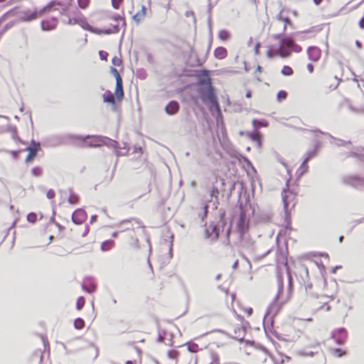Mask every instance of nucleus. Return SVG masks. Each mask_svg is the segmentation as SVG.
<instances>
[{
	"instance_id": "obj_23",
	"label": "nucleus",
	"mask_w": 364,
	"mask_h": 364,
	"mask_svg": "<svg viewBox=\"0 0 364 364\" xmlns=\"http://www.w3.org/2000/svg\"><path fill=\"white\" fill-rule=\"evenodd\" d=\"M187 346V348H188V352L187 353H200L201 350H200V348L199 347V346L195 343H188L186 344Z\"/></svg>"
},
{
	"instance_id": "obj_28",
	"label": "nucleus",
	"mask_w": 364,
	"mask_h": 364,
	"mask_svg": "<svg viewBox=\"0 0 364 364\" xmlns=\"http://www.w3.org/2000/svg\"><path fill=\"white\" fill-rule=\"evenodd\" d=\"M331 352L333 355L337 358H340L346 354V351L342 348H332Z\"/></svg>"
},
{
	"instance_id": "obj_62",
	"label": "nucleus",
	"mask_w": 364,
	"mask_h": 364,
	"mask_svg": "<svg viewBox=\"0 0 364 364\" xmlns=\"http://www.w3.org/2000/svg\"><path fill=\"white\" fill-rule=\"evenodd\" d=\"M12 27V24L9 25V28ZM9 28V26H6V28Z\"/></svg>"
},
{
	"instance_id": "obj_57",
	"label": "nucleus",
	"mask_w": 364,
	"mask_h": 364,
	"mask_svg": "<svg viewBox=\"0 0 364 364\" xmlns=\"http://www.w3.org/2000/svg\"><path fill=\"white\" fill-rule=\"evenodd\" d=\"M193 49H194V48H193V46H191H191H190V51H191V53H192V52L193 51Z\"/></svg>"
},
{
	"instance_id": "obj_30",
	"label": "nucleus",
	"mask_w": 364,
	"mask_h": 364,
	"mask_svg": "<svg viewBox=\"0 0 364 364\" xmlns=\"http://www.w3.org/2000/svg\"><path fill=\"white\" fill-rule=\"evenodd\" d=\"M74 326L77 330H81L85 327V321L83 319L78 318L74 321Z\"/></svg>"
},
{
	"instance_id": "obj_49",
	"label": "nucleus",
	"mask_w": 364,
	"mask_h": 364,
	"mask_svg": "<svg viewBox=\"0 0 364 364\" xmlns=\"http://www.w3.org/2000/svg\"><path fill=\"white\" fill-rule=\"evenodd\" d=\"M359 26L360 28H364V15L363 17L359 21Z\"/></svg>"
},
{
	"instance_id": "obj_44",
	"label": "nucleus",
	"mask_w": 364,
	"mask_h": 364,
	"mask_svg": "<svg viewBox=\"0 0 364 364\" xmlns=\"http://www.w3.org/2000/svg\"><path fill=\"white\" fill-rule=\"evenodd\" d=\"M244 312L247 316H250L252 314L253 310L251 307L244 309Z\"/></svg>"
},
{
	"instance_id": "obj_50",
	"label": "nucleus",
	"mask_w": 364,
	"mask_h": 364,
	"mask_svg": "<svg viewBox=\"0 0 364 364\" xmlns=\"http://www.w3.org/2000/svg\"><path fill=\"white\" fill-rule=\"evenodd\" d=\"M320 309H324L325 311H328L330 309V307L325 304L324 305L320 306Z\"/></svg>"
},
{
	"instance_id": "obj_55",
	"label": "nucleus",
	"mask_w": 364,
	"mask_h": 364,
	"mask_svg": "<svg viewBox=\"0 0 364 364\" xmlns=\"http://www.w3.org/2000/svg\"><path fill=\"white\" fill-rule=\"evenodd\" d=\"M89 230H90V228L89 227H85V232H83L82 235L83 236H85L87 235V233L89 232Z\"/></svg>"
},
{
	"instance_id": "obj_13",
	"label": "nucleus",
	"mask_w": 364,
	"mask_h": 364,
	"mask_svg": "<svg viewBox=\"0 0 364 364\" xmlns=\"http://www.w3.org/2000/svg\"><path fill=\"white\" fill-rule=\"evenodd\" d=\"M114 95L116 96V100H117L118 102H120L123 100L124 97V93L123 89L122 80H119V79H118V80L116 81Z\"/></svg>"
},
{
	"instance_id": "obj_29",
	"label": "nucleus",
	"mask_w": 364,
	"mask_h": 364,
	"mask_svg": "<svg viewBox=\"0 0 364 364\" xmlns=\"http://www.w3.org/2000/svg\"><path fill=\"white\" fill-rule=\"evenodd\" d=\"M91 3V0H77L78 6L83 10L87 9Z\"/></svg>"
},
{
	"instance_id": "obj_25",
	"label": "nucleus",
	"mask_w": 364,
	"mask_h": 364,
	"mask_svg": "<svg viewBox=\"0 0 364 364\" xmlns=\"http://www.w3.org/2000/svg\"><path fill=\"white\" fill-rule=\"evenodd\" d=\"M281 73L284 76H291L294 74V70L289 65H284L281 70Z\"/></svg>"
},
{
	"instance_id": "obj_64",
	"label": "nucleus",
	"mask_w": 364,
	"mask_h": 364,
	"mask_svg": "<svg viewBox=\"0 0 364 364\" xmlns=\"http://www.w3.org/2000/svg\"><path fill=\"white\" fill-rule=\"evenodd\" d=\"M106 33H110V31H106Z\"/></svg>"
},
{
	"instance_id": "obj_35",
	"label": "nucleus",
	"mask_w": 364,
	"mask_h": 364,
	"mask_svg": "<svg viewBox=\"0 0 364 364\" xmlns=\"http://www.w3.org/2000/svg\"><path fill=\"white\" fill-rule=\"evenodd\" d=\"M112 64L114 65V66H121L122 64V60L120 58L117 57V56H114L112 60Z\"/></svg>"
},
{
	"instance_id": "obj_17",
	"label": "nucleus",
	"mask_w": 364,
	"mask_h": 364,
	"mask_svg": "<svg viewBox=\"0 0 364 364\" xmlns=\"http://www.w3.org/2000/svg\"><path fill=\"white\" fill-rule=\"evenodd\" d=\"M214 57L218 60H223L228 56V50L225 48L220 46L215 49Z\"/></svg>"
},
{
	"instance_id": "obj_39",
	"label": "nucleus",
	"mask_w": 364,
	"mask_h": 364,
	"mask_svg": "<svg viewBox=\"0 0 364 364\" xmlns=\"http://www.w3.org/2000/svg\"><path fill=\"white\" fill-rule=\"evenodd\" d=\"M16 14V11H15V9H12L8 12H6V14H4V16L0 18V23L4 19L6 18V17L9 16H14Z\"/></svg>"
},
{
	"instance_id": "obj_42",
	"label": "nucleus",
	"mask_w": 364,
	"mask_h": 364,
	"mask_svg": "<svg viewBox=\"0 0 364 364\" xmlns=\"http://www.w3.org/2000/svg\"><path fill=\"white\" fill-rule=\"evenodd\" d=\"M46 195H47L48 198H49V199H53V198H55V191H54L53 190L50 189V190H49V191L47 192V194H46Z\"/></svg>"
},
{
	"instance_id": "obj_59",
	"label": "nucleus",
	"mask_w": 364,
	"mask_h": 364,
	"mask_svg": "<svg viewBox=\"0 0 364 364\" xmlns=\"http://www.w3.org/2000/svg\"><path fill=\"white\" fill-rule=\"evenodd\" d=\"M305 166V162L303 163V164L301 165V166L300 167V169L302 168L304 166Z\"/></svg>"
},
{
	"instance_id": "obj_11",
	"label": "nucleus",
	"mask_w": 364,
	"mask_h": 364,
	"mask_svg": "<svg viewBox=\"0 0 364 364\" xmlns=\"http://www.w3.org/2000/svg\"><path fill=\"white\" fill-rule=\"evenodd\" d=\"M102 98L104 102L110 104L112 107V109L116 110V102L117 100H116V96L114 94H113L110 90H106L102 95Z\"/></svg>"
},
{
	"instance_id": "obj_16",
	"label": "nucleus",
	"mask_w": 364,
	"mask_h": 364,
	"mask_svg": "<svg viewBox=\"0 0 364 364\" xmlns=\"http://www.w3.org/2000/svg\"><path fill=\"white\" fill-rule=\"evenodd\" d=\"M96 287L95 283L92 279H87L82 284V289L90 294L95 291Z\"/></svg>"
},
{
	"instance_id": "obj_4",
	"label": "nucleus",
	"mask_w": 364,
	"mask_h": 364,
	"mask_svg": "<svg viewBox=\"0 0 364 364\" xmlns=\"http://www.w3.org/2000/svg\"><path fill=\"white\" fill-rule=\"evenodd\" d=\"M235 319L240 321V323H236L235 321H232L227 326L228 333L234 338L242 339L244 333L245 328L242 325L243 318L239 315H237Z\"/></svg>"
},
{
	"instance_id": "obj_32",
	"label": "nucleus",
	"mask_w": 364,
	"mask_h": 364,
	"mask_svg": "<svg viewBox=\"0 0 364 364\" xmlns=\"http://www.w3.org/2000/svg\"><path fill=\"white\" fill-rule=\"evenodd\" d=\"M210 197L213 198H215L216 200L218 199V196H219V190L217 187L215 186H213L210 191Z\"/></svg>"
},
{
	"instance_id": "obj_14",
	"label": "nucleus",
	"mask_w": 364,
	"mask_h": 364,
	"mask_svg": "<svg viewBox=\"0 0 364 364\" xmlns=\"http://www.w3.org/2000/svg\"><path fill=\"white\" fill-rule=\"evenodd\" d=\"M180 106L178 102L171 101L165 107L166 112L169 115L176 114L179 110Z\"/></svg>"
},
{
	"instance_id": "obj_3",
	"label": "nucleus",
	"mask_w": 364,
	"mask_h": 364,
	"mask_svg": "<svg viewBox=\"0 0 364 364\" xmlns=\"http://www.w3.org/2000/svg\"><path fill=\"white\" fill-rule=\"evenodd\" d=\"M53 4L54 3L50 2L46 6H44L43 9H41L40 10H37V9H33V10L27 9V10H25L22 13V14H21V16L20 17V20L21 21H33V20H36L38 17L43 16L46 14H48L50 11H52V6L53 5Z\"/></svg>"
},
{
	"instance_id": "obj_61",
	"label": "nucleus",
	"mask_w": 364,
	"mask_h": 364,
	"mask_svg": "<svg viewBox=\"0 0 364 364\" xmlns=\"http://www.w3.org/2000/svg\"><path fill=\"white\" fill-rule=\"evenodd\" d=\"M314 2H315L316 4H318V0H314Z\"/></svg>"
},
{
	"instance_id": "obj_6",
	"label": "nucleus",
	"mask_w": 364,
	"mask_h": 364,
	"mask_svg": "<svg viewBox=\"0 0 364 364\" xmlns=\"http://www.w3.org/2000/svg\"><path fill=\"white\" fill-rule=\"evenodd\" d=\"M198 364H220L218 355L210 349H205L198 354Z\"/></svg>"
},
{
	"instance_id": "obj_45",
	"label": "nucleus",
	"mask_w": 364,
	"mask_h": 364,
	"mask_svg": "<svg viewBox=\"0 0 364 364\" xmlns=\"http://www.w3.org/2000/svg\"><path fill=\"white\" fill-rule=\"evenodd\" d=\"M261 46V44L260 43H257L255 46V55H258L259 53V48Z\"/></svg>"
},
{
	"instance_id": "obj_37",
	"label": "nucleus",
	"mask_w": 364,
	"mask_h": 364,
	"mask_svg": "<svg viewBox=\"0 0 364 364\" xmlns=\"http://www.w3.org/2000/svg\"><path fill=\"white\" fill-rule=\"evenodd\" d=\"M210 103V109L215 108L217 110H219V105L218 102L217 97L214 98V101L209 102Z\"/></svg>"
},
{
	"instance_id": "obj_12",
	"label": "nucleus",
	"mask_w": 364,
	"mask_h": 364,
	"mask_svg": "<svg viewBox=\"0 0 364 364\" xmlns=\"http://www.w3.org/2000/svg\"><path fill=\"white\" fill-rule=\"evenodd\" d=\"M181 364H198V355L185 353L183 355Z\"/></svg>"
},
{
	"instance_id": "obj_10",
	"label": "nucleus",
	"mask_w": 364,
	"mask_h": 364,
	"mask_svg": "<svg viewBox=\"0 0 364 364\" xmlns=\"http://www.w3.org/2000/svg\"><path fill=\"white\" fill-rule=\"evenodd\" d=\"M282 305H283V304L280 303L277 299H275L269 306L266 315L267 316L274 318L280 311V310L282 307Z\"/></svg>"
},
{
	"instance_id": "obj_26",
	"label": "nucleus",
	"mask_w": 364,
	"mask_h": 364,
	"mask_svg": "<svg viewBox=\"0 0 364 364\" xmlns=\"http://www.w3.org/2000/svg\"><path fill=\"white\" fill-rule=\"evenodd\" d=\"M68 201L71 205H76L79 203L80 198L75 193H70L68 198Z\"/></svg>"
},
{
	"instance_id": "obj_22",
	"label": "nucleus",
	"mask_w": 364,
	"mask_h": 364,
	"mask_svg": "<svg viewBox=\"0 0 364 364\" xmlns=\"http://www.w3.org/2000/svg\"><path fill=\"white\" fill-rule=\"evenodd\" d=\"M168 358L171 360L170 364H176L179 353L176 350H171L167 353Z\"/></svg>"
},
{
	"instance_id": "obj_34",
	"label": "nucleus",
	"mask_w": 364,
	"mask_h": 364,
	"mask_svg": "<svg viewBox=\"0 0 364 364\" xmlns=\"http://www.w3.org/2000/svg\"><path fill=\"white\" fill-rule=\"evenodd\" d=\"M27 220L30 223H35L37 221V215L35 213H30L27 215Z\"/></svg>"
},
{
	"instance_id": "obj_43",
	"label": "nucleus",
	"mask_w": 364,
	"mask_h": 364,
	"mask_svg": "<svg viewBox=\"0 0 364 364\" xmlns=\"http://www.w3.org/2000/svg\"><path fill=\"white\" fill-rule=\"evenodd\" d=\"M99 54L102 60H107L108 56V53L107 52L101 50Z\"/></svg>"
},
{
	"instance_id": "obj_5",
	"label": "nucleus",
	"mask_w": 364,
	"mask_h": 364,
	"mask_svg": "<svg viewBox=\"0 0 364 364\" xmlns=\"http://www.w3.org/2000/svg\"><path fill=\"white\" fill-rule=\"evenodd\" d=\"M299 47L295 45L293 40L289 38H283L280 42L279 48L275 53L281 57L286 58L293 51H297Z\"/></svg>"
},
{
	"instance_id": "obj_19",
	"label": "nucleus",
	"mask_w": 364,
	"mask_h": 364,
	"mask_svg": "<svg viewBox=\"0 0 364 364\" xmlns=\"http://www.w3.org/2000/svg\"><path fill=\"white\" fill-rule=\"evenodd\" d=\"M216 97L215 94L212 88L208 90V91L203 96V101L204 102H209L214 101V98Z\"/></svg>"
},
{
	"instance_id": "obj_7",
	"label": "nucleus",
	"mask_w": 364,
	"mask_h": 364,
	"mask_svg": "<svg viewBox=\"0 0 364 364\" xmlns=\"http://www.w3.org/2000/svg\"><path fill=\"white\" fill-rule=\"evenodd\" d=\"M26 150L28 152L26 158V162H31L36 157L37 152L40 150V144L32 141L31 144Z\"/></svg>"
},
{
	"instance_id": "obj_53",
	"label": "nucleus",
	"mask_w": 364,
	"mask_h": 364,
	"mask_svg": "<svg viewBox=\"0 0 364 364\" xmlns=\"http://www.w3.org/2000/svg\"><path fill=\"white\" fill-rule=\"evenodd\" d=\"M256 73H261L262 72V68L260 65H257V69H256Z\"/></svg>"
},
{
	"instance_id": "obj_41",
	"label": "nucleus",
	"mask_w": 364,
	"mask_h": 364,
	"mask_svg": "<svg viewBox=\"0 0 364 364\" xmlns=\"http://www.w3.org/2000/svg\"><path fill=\"white\" fill-rule=\"evenodd\" d=\"M251 139L255 141L260 142L261 140V136L258 132L254 133L251 134Z\"/></svg>"
},
{
	"instance_id": "obj_33",
	"label": "nucleus",
	"mask_w": 364,
	"mask_h": 364,
	"mask_svg": "<svg viewBox=\"0 0 364 364\" xmlns=\"http://www.w3.org/2000/svg\"><path fill=\"white\" fill-rule=\"evenodd\" d=\"M287 92L284 90H280L277 92V100L280 102V101H282V100H284L287 99Z\"/></svg>"
},
{
	"instance_id": "obj_63",
	"label": "nucleus",
	"mask_w": 364,
	"mask_h": 364,
	"mask_svg": "<svg viewBox=\"0 0 364 364\" xmlns=\"http://www.w3.org/2000/svg\"><path fill=\"white\" fill-rule=\"evenodd\" d=\"M95 141H100V139H96Z\"/></svg>"
},
{
	"instance_id": "obj_24",
	"label": "nucleus",
	"mask_w": 364,
	"mask_h": 364,
	"mask_svg": "<svg viewBox=\"0 0 364 364\" xmlns=\"http://www.w3.org/2000/svg\"><path fill=\"white\" fill-rule=\"evenodd\" d=\"M114 242L113 240H106L101 244V250L102 251H109L114 247Z\"/></svg>"
},
{
	"instance_id": "obj_20",
	"label": "nucleus",
	"mask_w": 364,
	"mask_h": 364,
	"mask_svg": "<svg viewBox=\"0 0 364 364\" xmlns=\"http://www.w3.org/2000/svg\"><path fill=\"white\" fill-rule=\"evenodd\" d=\"M30 364H47L44 362L41 352L36 353L31 358Z\"/></svg>"
},
{
	"instance_id": "obj_8",
	"label": "nucleus",
	"mask_w": 364,
	"mask_h": 364,
	"mask_svg": "<svg viewBox=\"0 0 364 364\" xmlns=\"http://www.w3.org/2000/svg\"><path fill=\"white\" fill-rule=\"evenodd\" d=\"M58 23V20L55 17L43 19L41 23V28L45 31H50L55 29Z\"/></svg>"
},
{
	"instance_id": "obj_46",
	"label": "nucleus",
	"mask_w": 364,
	"mask_h": 364,
	"mask_svg": "<svg viewBox=\"0 0 364 364\" xmlns=\"http://www.w3.org/2000/svg\"><path fill=\"white\" fill-rule=\"evenodd\" d=\"M306 68L309 73H312L314 72V65L312 63H309Z\"/></svg>"
},
{
	"instance_id": "obj_40",
	"label": "nucleus",
	"mask_w": 364,
	"mask_h": 364,
	"mask_svg": "<svg viewBox=\"0 0 364 364\" xmlns=\"http://www.w3.org/2000/svg\"><path fill=\"white\" fill-rule=\"evenodd\" d=\"M123 0H112V6L116 9H119V6L122 4Z\"/></svg>"
},
{
	"instance_id": "obj_21",
	"label": "nucleus",
	"mask_w": 364,
	"mask_h": 364,
	"mask_svg": "<svg viewBox=\"0 0 364 364\" xmlns=\"http://www.w3.org/2000/svg\"><path fill=\"white\" fill-rule=\"evenodd\" d=\"M308 54L310 59L316 63L318 59V49L316 48H310L308 50Z\"/></svg>"
},
{
	"instance_id": "obj_31",
	"label": "nucleus",
	"mask_w": 364,
	"mask_h": 364,
	"mask_svg": "<svg viewBox=\"0 0 364 364\" xmlns=\"http://www.w3.org/2000/svg\"><path fill=\"white\" fill-rule=\"evenodd\" d=\"M85 299L83 296H80L79 298H77V301H76V309L77 310H81L83 306H85Z\"/></svg>"
},
{
	"instance_id": "obj_1",
	"label": "nucleus",
	"mask_w": 364,
	"mask_h": 364,
	"mask_svg": "<svg viewBox=\"0 0 364 364\" xmlns=\"http://www.w3.org/2000/svg\"><path fill=\"white\" fill-rule=\"evenodd\" d=\"M52 10L58 11L62 17V22L67 26L79 25L84 30L94 33L95 30L88 23L86 17L73 6V0H55Z\"/></svg>"
},
{
	"instance_id": "obj_52",
	"label": "nucleus",
	"mask_w": 364,
	"mask_h": 364,
	"mask_svg": "<svg viewBox=\"0 0 364 364\" xmlns=\"http://www.w3.org/2000/svg\"><path fill=\"white\" fill-rule=\"evenodd\" d=\"M97 216L96 215H92L90 218V223H93L97 220Z\"/></svg>"
},
{
	"instance_id": "obj_60",
	"label": "nucleus",
	"mask_w": 364,
	"mask_h": 364,
	"mask_svg": "<svg viewBox=\"0 0 364 364\" xmlns=\"http://www.w3.org/2000/svg\"><path fill=\"white\" fill-rule=\"evenodd\" d=\"M138 149H139V152H140V153H141V152H142V149H141V148H139Z\"/></svg>"
},
{
	"instance_id": "obj_9",
	"label": "nucleus",
	"mask_w": 364,
	"mask_h": 364,
	"mask_svg": "<svg viewBox=\"0 0 364 364\" xmlns=\"http://www.w3.org/2000/svg\"><path fill=\"white\" fill-rule=\"evenodd\" d=\"M86 212L81 208L77 209L72 215V220L75 224L81 225L87 220Z\"/></svg>"
},
{
	"instance_id": "obj_51",
	"label": "nucleus",
	"mask_w": 364,
	"mask_h": 364,
	"mask_svg": "<svg viewBox=\"0 0 364 364\" xmlns=\"http://www.w3.org/2000/svg\"><path fill=\"white\" fill-rule=\"evenodd\" d=\"M252 124H253L254 126H256L257 124H259V125H261V126L264 125L263 123L258 122L257 119H253L252 120Z\"/></svg>"
},
{
	"instance_id": "obj_48",
	"label": "nucleus",
	"mask_w": 364,
	"mask_h": 364,
	"mask_svg": "<svg viewBox=\"0 0 364 364\" xmlns=\"http://www.w3.org/2000/svg\"><path fill=\"white\" fill-rule=\"evenodd\" d=\"M360 77L362 81H364V65H363L361 68V73L360 75Z\"/></svg>"
},
{
	"instance_id": "obj_38",
	"label": "nucleus",
	"mask_w": 364,
	"mask_h": 364,
	"mask_svg": "<svg viewBox=\"0 0 364 364\" xmlns=\"http://www.w3.org/2000/svg\"><path fill=\"white\" fill-rule=\"evenodd\" d=\"M31 173L34 176H40L42 174V169L40 167H34L31 169Z\"/></svg>"
},
{
	"instance_id": "obj_36",
	"label": "nucleus",
	"mask_w": 364,
	"mask_h": 364,
	"mask_svg": "<svg viewBox=\"0 0 364 364\" xmlns=\"http://www.w3.org/2000/svg\"><path fill=\"white\" fill-rule=\"evenodd\" d=\"M110 70H111V73L114 76L116 81H117L118 79H119V80H122L121 76H120V75H119V73L118 72V70L115 68L111 67Z\"/></svg>"
},
{
	"instance_id": "obj_18",
	"label": "nucleus",
	"mask_w": 364,
	"mask_h": 364,
	"mask_svg": "<svg viewBox=\"0 0 364 364\" xmlns=\"http://www.w3.org/2000/svg\"><path fill=\"white\" fill-rule=\"evenodd\" d=\"M146 15V9L144 5H141L140 10L137 11L133 16L134 20L139 23L142 21Z\"/></svg>"
},
{
	"instance_id": "obj_15",
	"label": "nucleus",
	"mask_w": 364,
	"mask_h": 364,
	"mask_svg": "<svg viewBox=\"0 0 364 364\" xmlns=\"http://www.w3.org/2000/svg\"><path fill=\"white\" fill-rule=\"evenodd\" d=\"M247 225V223L246 222V213L243 209H241L239 220L237 223V228L240 232H243L245 228Z\"/></svg>"
},
{
	"instance_id": "obj_58",
	"label": "nucleus",
	"mask_w": 364,
	"mask_h": 364,
	"mask_svg": "<svg viewBox=\"0 0 364 364\" xmlns=\"http://www.w3.org/2000/svg\"><path fill=\"white\" fill-rule=\"evenodd\" d=\"M126 364H133V362L131 360H128L126 362Z\"/></svg>"
},
{
	"instance_id": "obj_47",
	"label": "nucleus",
	"mask_w": 364,
	"mask_h": 364,
	"mask_svg": "<svg viewBox=\"0 0 364 364\" xmlns=\"http://www.w3.org/2000/svg\"><path fill=\"white\" fill-rule=\"evenodd\" d=\"M208 74H209V72L206 70H201L200 72V74H199V76L200 77H208Z\"/></svg>"
},
{
	"instance_id": "obj_56",
	"label": "nucleus",
	"mask_w": 364,
	"mask_h": 364,
	"mask_svg": "<svg viewBox=\"0 0 364 364\" xmlns=\"http://www.w3.org/2000/svg\"><path fill=\"white\" fill-rule=\"evenodd\" d=\"M149 364H159L158 361L156 360H152L151 362H150Z\"/></svg>"
},
{
	"instance_id": "obj_54",
	"label": "nucleus",
	"mask_w": 364,
	"mask_h": 364,
	"mask_svg": "<svg viewBox=\"0 0 364 364\" xmlns=\"http://www.w3.org/2000/svg\"><path fill=\"white\" fill-rule=\"evenodd\" d=\"M245 96H246L247 98H250L252 97L251 91L250 90H247L246 94H245Z\"/></svg>"
},
{
	"instance_id": "obj_2",
	"label": "nucleus",
	"mask_w": 364,
	"mask_h": 364,
	"mask_svg": "<svg viewBox=\"0 0 364 364\" xmlns=\"http://www.w3.org/2000/svg\"><path fill=\"white\" fill-rule=\"evenodd\" d=\"M282 202L284 210L283 226L286 230L291 231V213L298 203L297 194L289 188L283 189Z\"/></svg>"
},
{
	"instance_id": "obj_27",
	"label": "nucleus",
	"mask_w": 364,
	"mask_h": 364,
	"mask_svg": "<svg viewBox=\"0 0 364 364\" xmlns=\"http://www.w3.org/2000/svg\"><path fill=\"white\" fill-rule=\"evenodd\" d=\"M218 36L220 40L224 41H227L230 38V33L226 30H220L218 31Z\"/></svg>"
}]
</instances>
